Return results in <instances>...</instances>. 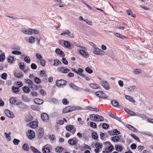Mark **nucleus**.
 I'll use <instances>...</instances> for the list:
<instances>
[{
    "label": "nucleus",
    "mask_w": 153,
    "mask_h": 153,
    "mask_svg": "<svg viewBox=\"0 0 153 153\" xmlns=\"http://www.w3.org/2000/svg\"><path fill=\"white\" fill-rule=\"evenodd\" d=\"M96 116H97V121H104V118L103 117L98 115H96Z\"/></svg>",
    "instance_id": "35"
},
{
    "label": "nucleus",
    "mask_w": 153,
    "mask_h": 153,
    "mask_svg": "<svg viewBox=\"0 0 153 153\" xmlns=\"http://www.w3.org/2000/svg\"><path fill=\"white\" fill-rule=\"evenodd\" d=\"M39 93L42 95H45L46 94V93L43 89H41L39 90Z\"/></svg>",
    "instance_id": "64"
},
{
    "label": "nucleus",
    "mask_w": 153,
    "mask_h": 153,
    "mask_svg": "<svg viewBox=\"0 0 153 153\" xmlns=\"http://www.w3.org/2000/svg\"><path fill=\"white\" fill-rule=\"evenodd\" d=\"M62 102L64 105H67L69 103L68 101L66 98L62 100Z\"/></svg>",
    "instance_id": "60"
},
{
    "label": "nucleus",
    "mask_w": 153,
    "mask_h": 153,
    "mask_svg": "<svg viewBox=\"0 0 153 153\" xmlns=\"http://www.w3.org/2000/svg\"><path fill=\"white\" fill-rule=\"evenodd\" d=\"M130 135L137 142H140V141L138 137L134 134H131Z\"/></svg>",
    "instance_id": "46"
},
{
    "label": "nucleus",
    "mask_w": 153,
    "mask_h": 153,
    "mask_svg": "<svg viewBox=\"0 0 153 153\" xmlns=\"http://www.w3.org/2000/svg\"><path fill=\"white\" fill-rule=\"evenodd\" d=\"M97 116L96 115L94 114H92L91 115L90 118L92 120L95 121H96L97 119Z\"/></svg>",
    "instance_id": "48"
},
{
    "label": "nucleus",
    "mask_w": 153,
    "mask_h": 153,
    "mask_svg": "<svg viewBox=\"0 0 153 153\" xmlns=\"http://www.w3.org/2000/svg\"><path fill=\"white\" fill-rule=\"evenodd\" d=\"M82 147L83 149H89L91 150V148L89 146L86 144H84Z\"/></svg>",
    "instance_id": "53"
},
{
    "label": "nucleus",
    "mask_w": 153,
    "mask_h": 153,
    "mask_svg": "<svg viewBox=\"0 0 153 153\" xmlns=\"http://www.w3.org/2000/svg\"><path fill=\"white\" fill-rule=\"evenodd\" d=\"M31 34L33 33L37 34L39 33V31L36 29H31Z\"/></svg>",
    "instance_id": "55"
},
{
    "label": "nucleus",
    "mask_w": 153,
    "mask_h": 153,
    "mask_svg": "<svg viewBox=\"0 0 153 153\" xmlns=\"http://www.w3.org/2000/svg\"><path fill=\"white\" fill-rule=\"evenodd\" d=\"M31 108L33 110L38 111L39 110L40 108L39 107L36 105H33L31 106Z\"/></svg>",
    "instance_id": "47"
},
{
    "label": "nucleus",
    "mask_w": 153,
    "mask_h": 153,
    "mask_svg": "<svg viewBox=\"0 0 153 153\" xmlns=\"http://www.w3.org/2000/svg\"><path fill=\"white\" fill-rule=\"evenodd\" d=\"M85 71L89 74H91L93 73L92 70L88 67H87L85 68Z\"/></svg>",
    "instance_id": "49"
},
{
    "label": "nucleus",
    "mask_w": 153,
    "mask_h": 153,
    "mask_svg": "<svg viewBox=\"0 0 153 153\" xmlns=\"http://www.w3.org/2000/svg\"><path fill=\"white\" fill-rule=\"evenodd\" d=\"M55 52L59 55H62V56H65V54H64L63 52L59 48H57Z\"/></svg>",
    "instance_id": "22"
},
{
    "label": "nucleus",
    "mask_w": 153,
    "mask_h": 153,
    "mask_svg": "<svg viewBox=\"0 0 153 153\" xmlns=\"http://www.w3.org/2000/svg\"><path fill=\"white\" fill-rule=\"evenodd\" d=\"M22 31L23 33L26 34H31V29L29 28L28 29H22Z\"/></svg>",
    "instance_id": "20"
},
{
    "label": "nucleus",
    "mask_w": 153,
    "mask_h": 153,
    "mask_svg": "<svg viewBox=\"0 0 153 153\" xmlns=\"http://www.w3.org/2000/svg\"><path fill=\"white\" fill-rule=\"evenodd\" d=\"M101 85L103 88L106 90H109L110 87L108 82L106 81H102L101 83Z\"/></svg>",
    "instance_id": "9"
},
{
    "label": "nucleus",
    "mask_w": 153,
    "mask_h": 153,
    "mask_svg": "<svg viewBox=\"0 0 153 153\" xmlns=\"http://www.w3.org/2000/svg\"><path fill=\"white\" fill-rule=\"evenodd\" d=\"M25 81L26 83L29 84L28 86L30 88L33 89V88H36V89H37V88H36V86H36V85H35L31 80L28 79H25Z\"/></svg>",
    "instance_id": "4"
},
{
    "label": "nucleus",
    "mask_w": 153,
    "mask_h": 153,
    "mask_svg": "<svg viewBox=\"0 0 153 153\" xmlns=\"http://www.w3.org/2000/svg\"><path fill=\"white\" fill-rule=\"evenodd\" d=\"M27 134L28 138L30 139L34 138L35 136L34 131L31 130H28Z\"/></svg>",
    "instance_id": "8"
},
{
    "label": "nucleus",
    "mask_w": 153,
    "mask_h": 153,
    "mask_svg": "<svg viewBox=\"0 0 153 153\" xmlns=\"http://www.w3.org/2000/svg\"><path fill=\"white\" fill-rule=\"evenodd\" d=\"M108 136V135H107V134L100 132V138L102 139L103 140L105 138L107 137Z\"/></svg>",
    "instance_id": "43"
},
{
    "label": "nucleus",
    "mask_w": 153,
    "mask_h": 153,
    "mask_svg": "<svg viewBox=\"0 0 153 153\" xmlns=\"http://www.w3.org/2000/svg\"><path fill=\"white\" fill-rule=\"evenodd\" d=\"M82 108L80 106H68L64 108L62 110L63 113H66L76 110H81Z\"/></svg>",
    "instance_id": "1"
},
{
    "label": "nucleus",
    "mask_w": 153,
    "mask_h": 153,
    "mask_svg": "<svg viewBox=\"0 0 153 153\" xmlns=\"http://www.w3.org/2000/svg\"><path fill=\"white\" fill-rule=\"evenodd\" d=\"M141 71H142L140 69H135L133 70V72L135 74H138Z\"/></svg>",
    "instance_id": "41"
},
{
    "label": "nucleus",
    "mask_w": 153,
    "mask_h": 153,
    "mask_svg": "<svg viewBox=\"0 0 153 153\" xmlns=\"http://www.w3.org/2000/svg\"><path fill=\"white\" fill-rule=\"evenodd\" d=\"M37 135L38 138L40 139L43 136L44 134V131L43 128H39L36 130Z\"/></svg>",
    "instance_id": "7"
},
{
    "label": "nucleus",
    "mask_w": 153,
    "mask_h": 153,
    "mask_svg": "<svg viewBox=\"0 0 153 153\" xmlns=\"http://www.w3.org/2000/svg\"><path fill=\"white\" fill-rule=\"evenodd\" d=\"M14 57L12 56H9L7 58V61L10 63H13L14 60Z\"/></svg>",
    "instance_id": "32"
},
{
    "label": "nucleus",
    "mask_w": 153,
    "mask_h": 153,
    "mask_svg": "<svg viewBox=\"0 0 153 153\" xmlns=\"http://www.w3.org/2000/svg\"><path fill=\"white\" fill-rule=\"evenodd\" d=\"M126 127L130 130H131L134 132H137L136 129L134 127L131 125H127Z\"/></svg>",
    "instance_id": "28"
},
{
    "label": "nucleus",
    "mask_w": 153,
    "mask_h": 153,
    "mask_svg": "<svg viewBox=\"0 0 153 153\" xmlns=\"http://www.w3.org/2000/svg\"><path fill=\"white\" fill-rule=\"evenodd\" d=\"M60 35L62 36L67 35L68 38H74V36L72 33H71L68 30H66L64 31L63 33H62Z\"/></svg>",
    "instance_id": "10"
},
{
    "label": "nucleus",
    "mask_w": 153,
    "mask_h": 153,
    "mask_svg": "<svg viewBox=\"0 0 153 153\" xmlns=\"http://www.w3.org/2000/svg\"><path fill=\"white\" fill-rule=\"evenodd\" d=\"M69 86L72 88L74 89L77 91H79L80 88L76 86L75 84L72 83H71L69 84Z\"/></svg>",
    "instance_id": "26"
},
{
    "label": "nucleus",
    "mask_w": 153,
    "mask_h": 153,
    "mask_svg": "<svg viewBox=\"0 0 153 153\" xmlns=\"http://www.w3.org/2000/svg\"><path fill=\"white\" fill-rule=\"evenodd\" d=\"M22 149L25 151H28L29 149V147L27 143H25L23 145Z\"/></svg>",
    "instance_id": "33"
},
{
    "label": "nucleus",
    "mask_w": 153,
    "mask_h": 153,
    "mask_svg": "<svg viewBox=\"0 0 153 153\" xmlns=\"http://www.w3.org/2000/svg\"><path fill=\"white\" fill-rule=\"evenodd\" d=\"M93 53L94 54L101 56H102L105 53L104 51L100 49L97 48L96 46H95L94 48H93Z\"/></svg>",
    "instance_id": "2"
},
{
    "label": "nucleus",
    "mask_w": 153,
    "mask_h": 153,
    "mask_svg": "<svg viewBox=\"0 0 153 153\" xmlns=\"http://www.w3.org/2000/svg\"><path fill=\"white\" fill-rule=\"evenodd\" d=\"M23 90L26 93H28L30 91V88L27 86H25L23 88Z\"/></svg>",
    "instance_id": "40"
},
{
    "label": "nucleus",
    "mask_w": 153,
    "mask_h": 153,
    "mask_svg": "<svg viewBox=\"0 0 153 153\" xmlns=\"http://www.w3.org/2000/svg\"><path fill=\"white\" fill-rule=\"evenodd\" d=\"M102 126L103 128L105 129H107L109 127L108 124L106 123H103Z\"/></svg>",
    "instance_id": "61"
},
{
    "label": "nucleus",
    "mask_w": 153,
    "mask_h": 153,
    "mask_svg": "<svg viewBox=\"0 0 153 153\" xmlns=\"http://www.w3.org/2000/svg\"><path fill=\"white\" fill-rule=\"evenodd\" d=\"M115 148L116 150L118 152H121L123 149L122 146L119 145H116L115 146Z\"/></svg>",
    "instance_id": "34"
},
{
    "label": "nucleus",
    "mask_w": 153,
    "mask_h": 153,
    "mask_svg": "<svg viewBox=\"0 0 153 153\" xmlns=\"http://www.w3.org/2000/svg\"><path fill=\"white\" fill-rule=\"evenodd\" d=\"M40 76L42 77H44L46 78L47 77V74L45 73V71L44 70H41L40 71Z\"/></svg>",
    "instance_id": "30"
},
{
    "label": "nucleus",
    "mask_w": 153,
    "mask_h": 153,
    "mask_svg": "<svg viewBox=\"0 0 153 153\" xmlns=\"http://www.w3.org/2000/svg\"><path fill=\"white\" fill-rule=\"evenodd\" d=\"M30 148L33 153H42L41 152L38 150L34 146H31Z\"/></svg>",
    "instance_id": "25"
},
{
    "label": "nucleus",
    "mask_w": 153,
    "mask_h": 153,
    "mask_svg": "<svg viewBox=\"0 0 153 153\" xmlns=\"http://www.w3.org/2000/svg\"><path fill=\"white\" fill-rule=\"evenodd\" d=\"M34 102L37 104L40 105L42 104L43 102V100L39 98H36L34 100Z\"/></svg>",
    "instance_id": "24"
},
{
    "label": "nucleus",
    "mask_w": 153,
    "mask_h": 153,
    "mask_svg": "<svg viewBox=\"0 0 153 153\" xmlns=\"http://www.w3.org/2000/svg\"><path fill=\"white\" fill-rule=\"evenodd\" d=\"M7 76V74L6 73H3L1 75V78L4 79H6Z\"/></svg>",
    "instance_id": "54"
},
{
    "label": "nucleus",
    "mask_w": 153,
    "mask_h": 153,
    "mask_svg": "<svg viewBox=\"0 0 153 153\" xmlns=\"http://www.w3.org/2000/svg\"><path fill=\"white\" fill-rule=\"evenodd\" d=\"M52 148L50 145H46L44 146L42 148V151L43 153H49L51 151V149Z\"/></svg>",
    "instance_id": "6"
},
{
    "label": "nucleus",
    "mask_w": 153,
    "mask_h": 153,
    "mask_svg": "<svg viewBox=\"0 0 153 153\" xmlns=\"http://www.w3.org/2000/svg\"><path fill=\"white\" fill-rule=\"evenodd\" d=\"M74 126H73L71 125H68L67 126L65 127L66 130L68 131H71L73 129Z\"/></svg>",
    "instance_id": "42"
},
{
    "label": "nucleus",
    "mask_w": 153,
    "mask_h": 153,
    "mask_svg": "<svg viewBox=\"0 0 153 153\" xmlns=\"http://www.w3.org/2000/svg\"><path fill=\"white\" fill-rule=\"evenodd\" d=\"M12 53L15 55H20L21 54V52L19 51H12Z\"/></svg>",
    "instance_id": "63"
},
{
    "label": "nucleus",
    "mask_w": 153,
    "mask_h": 153,
    "mask_svg": "<svg viewBox=\"0 0 153 153\" xmlns=\"http://www.w3.org/2000/svg\"><path fill=\"white\" fill-rule=\"evenodd\" d=\"M66 83L67 82L66 80L61 79L57 80L56 81V84L58 87H60L65 85Z\"/></svg>",
    "instance_id": "5"
},
{
    "label": "nucleus",
    "mask_w": 153,
    "mask_h": 153,
    "mask_svg": "<svg viewBox=\"0 0 153 153\" xmlns=\"http://www.w3.org/2000/svg\"><path fill=\"white\" fill-rule=\"evenodd\" d=\"M12 90L13 92L15 93H16L19 91V89L18 88L14 86H13Z\"/></svg>",
    "instance_id": "45"
},
{
    "label": "nucleus",
    "mask_w": 153,
    "mask_h": 153,
    "mask_svg": "<svg viewBox=\"0 0 153 153\" xmlns=\"http://www.w3.org/2000/svg\"><path fill=\"white\" fill-rule=\"evenodd\" d=\"M20 142V140L16 139H14L13 140V143L15 145H18Z\"/></svg>",
    "instance_id": "52"
},
{
    "label": "nucleus",
    "mask_w": 153,
    "mask_h": 153,
    "mask_svg": "<svg viewBox=\"0 0 153 153\" xmlns=\"http://www.w3.org/2000/svg\"><path fill=\"white\" fill-rule=\"evenodd\" d=\"M9 101L10 103L14 104L17 103V100L16 97H11L9 99Z\"/></svg>",
    "instance_id": "29"
},
{
    "label": "nucleus",
    "mask_w": 153,
    "mask_h": 153,
    "mask_svg": "<svg viewBox=\"0 0 153 153\" xmlns=\"http://www.w3.org/2000/svg\"><path fill=\"white\" fill-rule=\"evenodd\" d=\"M102 143H97L95 144V146L97 148L100 149L102 148Z\"/></svg>",
    "instance_id": "51"
},
{
    "label": "nucleus",
    "mask_w": 153,
    "mask_h": 153,
    "mask_svg": "<svg viewBox=\"0 0 153 153\" xmlns=\"http://www.w3.org/2000/svg\"><path fill=\"white\" fill-rule=\"evenodd\" d=\"M120 140L119 137L117 136H114L111 137V140L112 141L114 142H118Z\"/></svg>",
    "instance_id": "21"
},
{
    "label": "nucleus",
    "mask_w": 153,
    "mask_h": 153,
    "mask_svg": "<svg viewBox=\"0 0 153 153\" xmlns=\"http://www.w3.org/2000/svg\"><path fill=\"white\" fill-rule=\"evenodd\" d=\"M65 46L67 48H69L70 47L71 44L69 42L67 41H65L64 42Z\"/></svg>",
    "instance_id": "56"
},
{
    "label": "nucleus",
    "mask_w": 153,
    "mask_h": 153,
    "mask_svg": "<svg viewBox=\"0 0 153 153\" xmlns=\"http://www.w3.org/2000/svg\"><path fill=\"white\" fill-rule=\"evenodd\" d=\"M38 122L37 120L33 121L29 123L31 127L33 128H36L38 127Z\"/></svg>",
    "instance_id": "14"
},
{
    "label": "nucleus",
    "mask_w": 153,
    "mask_h": 153,
    "mask_svg": "<svg viewBox=\"0 0 153 153\" xmlns=\"http://www.w3.org/2000/svg\"><path fill=\"white\" fill-rule=\"evenodd\" d=\"M125 97L127 99L129 100H130L131 102H135V101L132 97L128 95H126L125 96Z\"/></svg>",
    "instance_id": "37"
},
{
    "label": "nucleus",
    "mask_w": 153,
    "mask_h": 153,
    "mask_svg": "<svg viewBox=\"0 0 153 153\" xmlns=\"http://www.w3.org/2000/svg\"><path fill=\"white\" fill-rule=\"evenodd\" d=\"M68 143L71 145H75L76 143V141L72 139H69L68 140Z\"/></svg>",
    "instance_id": "38"
},
{
    "label": "nucleus",
    "mask_w": 153,
    "mask_h": 153,
    "mask_svg": "<svg viewBox=\"0 0 153 153\" xmlns=\"http://www.w3.org/2000/svg\"><path fill=\"white\" fill-rule=\"evenodd\" d=\"M33 119V117L30 114H27L25 116V121L26 122H28L31 121Z\"/></svg>",
    "instance_id": "16"
},
{
    "label": "nucleus",
    "mask_w": 153,
    "mask_h": 153,
    "mask_svg": "<svg viewBox=\"0 0 153 153\" xmlns=\"http://www.w3.org/2000/svg\"><path fill=\"white\" fill-rule=\"evenodd\" d=\"M24 60L26 62L28 63H29L30 61V58L27 56H26L25 57Z\"/></svg>",
    "instance_id": "59"
},
{
    "label": "nucleus",
    "mask_w": 153,
    "mask_h": 153,
    "mask_svg": "<svg viewBox=\"0 0 153 153\" xmlns=\"http://www.w3.org/2000/svg\"><path fill=\"white\" fill-rule=\"evenodd\" d=\"M40 63L42 66H44L45 65V60L42 59L40 60Z\"/></svg>",
    "instance_id": "57"
},
{
    "label": "nucleus",
    "mask_w": 153,
    "mask_h": 153,
    "mask_svg": "<svg viewBox=\"0 0 153 153\" xmlns=\"http://www.w3.org/2000/svg\"><path fill=\"white\" fill-rule=\"evenodd\" d=\"M89 86L91 88L97 89L100 88L99 85L95 83H91L89 84Z\"/></svg>",
    "instance_id": "19"
},
{
    "label": "nucleus",
    "mask_w": 153,
    "mask_h": 153,
    "mask_svg": "<svg viewBox=\"0 0 153 153\" xmlns=\"http://www.w3.org/2000/svg\"><path fill=\"white\" fill-rule=\"evenodd\" d=\"M91 136L95 140L97 139L98 138V135L97 133L95 132H94L92 133Z\"/></svg>",
    "instance_id": "36"
},
{
    "label": "nucleus",
    "mask_w": 153,
    "mask_h": 153,
    "mask_svg": "<svg viewBox=\"0 0 153 153\" xmlns=\"http://www.w3.org/2000/svg\"><path fill=\"white\" fill-rule=\"evenodd\" d=\"M34 81L37 84H40L42 82L41 80L39 78L37 77L34 78Z\"/></svg>",
    "instance_id": "39"
},
{
    "label": "nucleus",
    "mask_w": 153,
    "mask_h": 153,
    "mask_svg": "<svg viewBox=\"0 0 153 153\" xmlns=\"http://www.w3.org/2000/svg\"><path fill=\"white\" fill-rule=\"evenodd\" d=\"M19 68L21 70H23L25 68V66L24 65V63H22L21 62L19 63Z\"/></svg>",
    "instance_id": "58"
},
{
    "label": "nucleus",
    "mask_w": 153,
    "mask_h": 153,
    "mask_svg": "<svg viewBox=\"0 0 153 153\" xmlns=\"http://www.w3.org/2000/svg\"><path fill=\"white\" fill-rule=\"evenodd\" d=\"M114 149V147L112 145L106 148L105 149V151L106 152L108 153L109 152H112Z\"/></svg>",
    "instance_id": "23"
},
{
    "label": "nucleus",
    "mask_w": 153,
    "mask_h": 153,
    "mask_svg": "<svg viewBox=\"0 0 153 153\" xmlns=\"http://www.w3.org/2000/svg\"><path fill=\"white\" fill-rule=\"evenodd\" d=\"M63 150V148L62 147L60 146H57L55 148V151L57 152L61 153Z\"/></svg>",
    "instance_id": "31"
},
{
    "label": "nucleus",
    "mask_w": 153,
    "mask_h": 153,
    "mask_svg": "<svg viewBox=\"0 0 153 153\" xmlns=\"http://www.w3.org/2000/svg\"><path fill=\"white\" fill-rule=\"evenodd\" d=\"M57 70L59 72L64 74L67 73L70 71L69 69L65 67H59Z\"/></svg>",
    "instance_id": "11"
},
{
    "label": "nucleus",
    "mask_w": 153,
    "mask_h": 153,
    "mask_svg": "<svg viewBox=\"0 0 153 153\" xmlns=\"http://www.w3.org/2000/svg\"><path fill=\"white\" fill-rule=\"evenodd\" d=\"M17 107L20 108H24L27 107L26 105L21 102H19L16 103Z\"/></svg>",
    "instance_id": "17"
},
{
    "label": "nucleus",
    "mask_w": 153,
    "mask_h": 153,
    "mask_svg": "<svg viewBox=\"0 0 153 153\" xmlns=\"http://www.w3.org/2000/svg\"><path fill=\"white\" fill-rule=\"evenodd\" d=\"M95 95L98 97L106 99L107 96L103 91H100L96 92L95 93Z\"/></svg>",
    "instance_id": "3"
},
{
    "label": "nucleus",
    "mask_w": 153,
    "mask_h": 153,
    "mask_svg": "<svg viewBox=\"0 0 153 153\" xmlns=\"http://www.w3.org/2000/svg\"><path fill=\"white\" fill-rule=\"evenodd\" d=\"M90 125L93 128H95L97 127L96 124L94 122H91L90 123Z\"/></svg>",
    "instance_id": "62"
},
{
    "label": "nucleus",
    "mask_w": 153,
    "mask_h": 153,
    "mask_svg": "<svg viewBox=\"0 0 153 153\" xmlns=\"http://www.w3.org/2000/svg\"><path fill=\"white\" fill-rule=\"evenodd\" d=\"M5 113L7 116L9 117L13 118L14 117V115L13 113L8 109H6L5 110Z\"/></svg>",
    "instance_id": "12"
},
{
    "label": "nucleus",
    "mask_w": 153,
    "mask_h": 153,
    "mask_svg": "<svg viewBox=\"0 0 153 153\" xmlns=\"http://www.w3.org/2000/svg\"><path fill=\"white\" fill-rule=\"evenodd\" d=\"M5 58V56L4 53L1 54L0 55V61L2 62L4 60Z\"/></svg>",
    "instance_id": "50"
},
{
    "label": "nucleus",
    "mask_w": 153,
    "mask_h": 153,
    "mask_svg": "<svg viewBox=\"0 0 153 153\" xmlns=\"http://www.w3.org/2000/svg\"><path fill=\"white\" fill-rule=\"evenodd\" d=\"M41 117L42 120L44 122H47L49 119V117L47 114L46 113H43L41 114Z\"/></svg>",
    "instance_id": "13"
},
{
    "label": "nucleus",
    "mask_w": 153,
    "mask_h": 153,
    "mask_svg": "<svg viewBox=\"0 0 153 153\" xmlns=\"http://www.w3.org/2000/svg\"><path fill=\"white\" fill-rule=\"evenodd\" d=\"M14 76L15 77L18 78H22L23 76V74H22V72H14Z\"/></svg>",
    "instance_id": "18"
},
{
    "label": "nucleus",
    "mask_w": 153,
    "mask_h": 153,
    "mask_svg": "<svg viewBox=\"0 0 153 153\" xmlns=\"http://www.w3.org/2000/svg\"><path fill=\"white\" fill-rule=\"evenodd\" d=\"M111 102L113 106L116 107H118L119 106L118 102L117 100H112Z\"/></svg>",
    "instance_id": "27"
},
{
    "label": "nucleus",
    "mask_w": 153,
    "mask_h": 153,
    "mask_svg": "<svg viewBox=\"0 0 153 153\" xmlns=\"http://www.w3.org/2000/svg\"><path fill=\"white\" fill-rule=\"evenodd\" d=\"M53 65L55 66H58L59 64H61L62 63L60 61L58 60L55 59L54 60Z\"/></svg>",
    "instance_id": "44"
},
{
    "label": "nucleus",
    "mask_w": 153,
    "mask_h": 153,
    "mask_svg": "<svg viewBox=\"0 0 153 153\" xmlns=\"http://www.w3.org/2000/svg\"><path fill=\"white\" fill-rule=\"evenodd\" d=\"M78 51L79 53L85 57H86V56L88 55V52L85 50L78 49Z\"/></svg>",
    "instance_id": "15"
}]
</instances>
